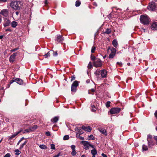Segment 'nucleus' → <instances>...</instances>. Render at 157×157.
I'll return each instance as SVG.
<instances>
[{"label":"nucleus","instance_id":"nucleus-17","mask_svg":"<svg viewBox=\"0 0 157 157\" xmlns=\"http://www.w3.org/2000/svg\"><path fill=\"white\" fill-rule=\"evenodd\" d=\"M75 129V131H77L76 133L78 134H80L81 135L83 133L80 128L76 127Z\"/></svg>","mask_w":157,"mask_h":157},{"label":"nucleus","instance_id":"nucleus-24","mask_svg":"<svg viewBox=\"0 0 157 157\" xmlns=\"http://www.w3.org/2000/svg\"><path fill=\"white\" fill-rule=\"evenodd\" d=\"M59 120V117H55L51 119V121L53 123H56Z\"/></svg>","mask_w":157,"mask_h":157},{"label":"nucleus","instance_id":"nucleus-26","mask_svg":"<svg viewBox=\"0 0 157 157\" xmlns=\"http://www.w3.org/2000/svg\"><path fill=\"white\" fill-rule=\"evenodd\" d=\"M76 90L77 87L74 86L73 85H71V92H75L76 91Z\"/></svg>","mask_w":157,"mask_h":157},{"label":"nucleus","instance_id":"nucleus-48","mask_svg":"<svg viewBox=\"0 0 157 157\" xmlns=\"http://www.w3.org/2000/svg\"><path fill=\"white\" fill-rule=\"evenodd\" d=\"M154 139L155 140V142L156 144H157V136H154Z\"/></svg>","mask_w":157,"mask_h":157},{"label":"nucleus","instance_id":"nucleus-27","mask_svg":"<svg viewBox=\"0 0 157 157\" xmlns=\"http://www.w3.org/2000/svg\"><path fill=\"white\" fill-rule=\"evenodd\" d=\"M42 149H45L47 148V147L44 145L42 144L39 146Z\"/></svg>","mask_w":157,"mask_h":157},{"label":"nucleus","instance_id":"nucleus-60","mask_svg":"<svg viewBox=\"0 0 157 157\" xmlns=\"http://www.w3.org/2000/svg\"><path fill=\"white\" fill-rule=\"evenodd\" d=\"M6 31H9L10 32H11L12 31L11 30V29H6Z\"/></svg>","mask_w":157,"mask_h":157},{"label":"nucleus","instance_id":"nucleus-8","mask_svg":"<svg viewBox=\"0 0 157 157\" xmlns=\"http://www.w3.org/2000/svg\"><path fill=\"white\" fill-rule=\"evenodd\" d=\"M121 110V109L119 108H112L110 110V113L111 114H116L118 113Z\"/></svg>","mask_w":157,"mask_h":157},{"label":"nucleus","instance_id":"nucleus-5","mask_svg":"<svg viewBox=\"0 0 157 157\" xmlns=\"http://www.w3.org/2000/svg\"><path fill=\"white\" fill-rule=\"evenodd\" d=\"M102 65L101 60L97 58L93 62V66L96 67H101Z\"/></svg>","mask_w":157,"mask_h":157},{"label":"nucleus","instance_id":"nucleus-43","mask_svg":"<svg viewBox=\"0 0 157 157\" xmlns=\"http://www.w3.org/2000/svg\"><path fill=\"white\" fill-rule=\"evenodd\" d=\"M25 138L24 137H22L17 143V146Z\"/></svg>","mask_w":157,"mask_h":157},{"label":"nucleus","instance_id":"nucleus-47","mask_svg":"<svg viewBox=\"0 0 157 157\" xmlns=\"http://www.w3.org/2000/svg\"><path fill=\"white\" fill-rule=\"evenodd\" d=\"M90 138V139L92 140H94V137L93 135H91L88 136Z\"/></svg>","mask_w":157,"mask_h":157},{"label":"nucleus","instance_id":"nucleus-19","mask_svg":"<svg viewBox=\"0 0 157 157\" xmlns=\"http://www.w3.org/2000/svg\"><path fill=\"white\" fill-rule=\"evenodd\" d=\"M112 44L114 47L115 48H117V47L118 45V43L116 40H114L112 41Z\"/></svg>","mask_w":157,"mask_h":157},{"label":"nucleus","instance_id":"nucleus-63","mask_svg":"<svg viewBox=\"0 0 157 157\" xmlns=\"http://www.w3.org/2000/svg\"><path fill=\"white\" fill-rule=\"evenodd\" d=\"M93 5H94V6H97V3L96 2H94L93 3Z\"/></svg>","mask_w":157,"mask_h":157},{"label":"nucleus","instance_id":"nucleus-20","mask_svg":"<svg viewBox=\"0 0 157 157\" xmlns=\"http://www.w3.org/2000/svg\"><path fill=\"white\" fill-rule=\"evenodd\" d=\"M29 128L30 131V132H33L37 128V126L36 125H34L32 127H30Z\"/></svg>","mask_w":157,"mask_h":157},{"label":"nucleus","instance_id":"nucleus-61","mask_svg":"<svg viewBox=\"0 0 157 157\" xmlns=\"http://www.w3.org/2000/svg\"><path fill=\"white\" fill-rule=\"evenodd\" d=\"M79 139L81 140H84V138L83 137L80 136Z\"/></svg>","mask_w":157,"mask_h":157},{"label":"nucleus","instance_id":"nucleus-51","mask_svg":"<svg viewBox=\"0 0 157 157\" xmlns=\"http://www.w3.org/2000/svg\"><path fill=\"white\" fill-rule=\"evenodd\" d=\"M10 153H7L4 156V157H10Z\"/></svg>","mask_w":157,"mask_h":157},{"label":"nucleus","instance_id":"nucleus-6","mask_svg":"<svg viewBox=\"0 0 157 157\" xmlns=\"http://www.w3.org/2000/svg\"><path fill=\"white\" fill-rule=\"evenodd\" d=\"M110 49L111 51V53L109 55V59H112L116 55V50L113 47L111 48L109 47L108 48V50H109Z\"/></svg>","mask_w":157,"mask_h":157},{"label":"nucleus","instance_id":"nucleus-37","mask_svg":"<svg viewBox=\"0 0 157 157\" xmlns=\"http://www.w3.org/2000/svg\"><path fill=\"white\" fill-rule=\"evenodd\" d=\"M91 91L92 92H94L95 91V90L94 89H92L90 90H89L88 91V94H92L90 92V91Z\"/></svg>","mask_w":157,"mask_h":157},{"label":"nucleus","instance_id":"nucleus-56","mask_svg":"<svg viewBox=\"0 0 157 157\" xmlns=\"http://www.w3.org/2000/svg\"><path fill=\"white\" fill-rule=\"evenodd\" d=\"M112 14L111 13H110L108 16V17L109 18V19H110V18H111L112 17Z\"/></svg>","mask_w":157,"mask_h":157},{"label":"nucleus","instance_id":"nucleus-23","mask_svg":"<svg viewBox=\"0 0 157 157\" xmlns=\"http://www.w3.org/2000/svg\"><path fill=\"white\" fill-rule=\"evenodd\" d=\"M17 23L15 21H13L11 23V25L13 28H15L17 25Z\"/></svg>","mask_w":157,"mask_h":157},{"label":"nucleus","instance_id":"nucleus-13","mask_svg":"<svg viewBox=\"0 0 157 157\" xmlns=\"http://www.w3.org/2000/svg\"><path fill=\"white\" fill-rule=\"evenodd\" d=\"M8 11L7 9L3 10L0 12V14L5 17H6L8 15Z\"/></svg>","mask_w":157,"mask_h":157},{"label":"nucleus","instance_id":"nucleus-50","mask_svg":"<svg viewBox=\"0 0 157 157\" xmlns=\"http://www.w3.org/2000/svg\"><path fill=\"white\" fill-rule=\"evenodd\" d=\"M19 48H14L13 49L11 50L10 51L12 52H14L18 50Z\"/></svg>","mask_w":157,"mask_h":157},{"label":"nucleus","instance_id":"nucleus-12","mask_svg":"<svg viewBox=\"0 0 157 157\" xmlns=\"http://www.w3.org/2000/svg\"><path fill=\"white\" fill-rule=\"evenodd\" d=\"M64 40V38L63 37V36L61 35L57 36L56 38L55 39L56 41L61 43Z\"/></svg>","mask_w":157,"mask_h":157},{"label":"nucleus","instance_id":"nucleus-57","mask_svg":"<svg viewBox=\"0 0 157 157\" xmlns=\"http://www.w3.org/2000/svg\"><path fill=\"white\" fill-rule=\"evenodd\" d=\"M60 155V153H59L57 155H55L53 157H59Z\"/></svg>","mask_w":157,"mask_h":157},{"label":"nucleus","instance_id":"nucleus-52","mask_svg":"<svg viewBox=\"0 0 157 157\" xmlns=\"http://www.w3.org/2000/svg\"><path fill=\"white\" fill-rule=\"evenodd\" d=\"M80 135V134H78L77 133H76V137L77 138H79Z\"/></svg>","mask_w":157,"mask_h":157},{"label":"nucleus","instance_id":"nucleus-28","mask_svg":"<svg viewBox=\"0 0 157 157\" xmlns=\"http://www.w3.org/2000/svg\"><path fill=\"white\" fill-rule=\"evenodd\" d=\"M111 32V30L110 29H106L105 31V33L107 34L110 33Z\"/></svg>","mask_w":157,"mask_h":157},{"label":"nucleus","instance_id":"nucleus-33","mask_svg":"<svg viewBox=\"0 0 157 157\" xmlns=\"http://www.w3.org/2000/svg\"><path fill=\"white\" fill-rule=\"evenodd\" d=\"M26 132H31L29 128L24 130L23 131V133H25Z\"/></svg>","mask_w":157,"mask_h":157},{"label":"nucleus","instance_id":"nucleus-3","mask_svg":"<svg viewBox=\"0 0 157 157\" xmlns=\"http://www.w3.org/2000/svg\"><path fill=\"white\" fill-rule=\"evenodd\" d=\"M140 20L141 22L144 24H147L149 22V18L146 15H141L140 18Z\"/></svg>","mask_w":157,"mask_h":157},{"label":"nucleus","instance_id":"nucleus-9","mask_svg":"<svg viewBox=\"0 0 157 157\" xmlns=\"http://www.w3.org/2000/svg\"><path fill=\"white\" fill-rule=\"evenodd\" d=\"M81 143L84 145V148L86 150H88L89 149L90 143L88 141L84 140L82 141Z\"/></svg>","mask_w":157,"mask_h":157},{"label":"nucleus","instance_id":"nucleus-14","mask_svg":"<svg viewBox=\"0 0 157 157\" xmlns=\"http://www.w3.org/2000/svg\"><path fill=\"white\" fill-rule=\"evenodd\" d=\"M10 23V20L7 18H5L4 23V26L5 27L9 26Z\"/></svg>","mask_w":157,"mask_h":157},{"label":"nucleus","instance_id":"nucleus-1","mask_svg":"<svg viewBox=\"0 0 157 157\" xmlns=\"http://www.w3.org/2000/svg\"><path fill=\"white\" fill-rule=\"evenodd\" d=\"M21 2L20 1H12L10 4V6L12 8L17 10L21 9Z\"/></svg>","mask_w":157,"mask_h":157},{"label":"nucleus","instance_id":"nucleus-21","mask_svg":"<svg viewBox=\"0 0 157 157\" xmlns=\"http://www.w3.org/2000/svg\"><path fill=\"white\" fill-rule=\"evenodd\" d=\"M16 82L18 84L21 85L22 84L23 82L22 80L19 78H17L15 79Z\"/></svg>","mask_w":157,"mask_h":157},{"label":"nucleus","instance_id":"nucleus-44","mask_svg":"<svg viewBox=\"0 0 157 157\" xmlns=\"http://www.w3.org/2000/svg\"><path fill=\"white\" fill-rule=\"evenodd\" d=\"M97 58H96V57L94 56H91V59L93 61V62Z\"/></svg>","mask_w":157,"mask_h":157},{"label":"nucleus","instance_id":"nucleus-15","mask_svg":"<svg viewBox=\"0 0 157 157\" xmlns=\"http://www.w3.org/2000/svg\"><path fill=\"white\" fill-rule=\"evenodd\" d=\"M82 129L84 130L85 131L90 132L91 130V128L90 127H85L84 126H82Z\"/></svg>","mask_w":157,"mask_h":157},{"label":"nucleus","instance_id":"nucleus-62","mask_svg":"<svg viewBox=\"0 0 157 157\" xmlns=\"http://www.w3.org/2000/svg\"><path fill=\"white\" fill-rule=\"evenodd\" d=\"M7 1V0H0V2H6Z\"/></svg>","mask_w":157,"mask_h":157},{"label":"nucleus","instance_id":"nucleus-46","mask_svg":"<svg viewBox=\"0 0 157 157\" xmlns=\"http://www.w3.org/2000/svg\"><path fill=\"white\" fill-rule=\"evenodd\" d=\"M71 147L72 151L75 150V145H72Z\"/></svg>","mask_w":157,"mask_h":157},{"label":"nucleus","instance_id":"nucleus-42","mask_svg":"<svg viewBox=\"0 0 157 157\" xmlns=\"http://www.w3.org/2000/svg\"><path fill=\"white\" fill-rule=\"evenodd\" d=\"M96 48L95 47L93 46L91 50V52L92 53H93L94 52V51L95 50Z\"/></svg>","mask_w":157,"mask_h":157},{"label":"nucleus","instance_id":"nucleus-32","mask_svg":"<svg viewBox=\"0 0 157 157\" xmlns=\"http://www.w3.org/2000/svg\"><path fill=\"white\" fill-rule=\"evenodd\" d=\"M15 151L16 152L15 154L17 155H19L21 153V151L18 149L15 150Z\"/></svg>","mask_w":157,"mask_h":157},{"label":"nucleus","instance_id":"nucleus-25","mask_svg":"<svg viewBox=\"0 0 157 157\" xmlns=\"http://www.w3.org/2000/svg\"><path fill=\"white\" fill-rule=\"evenodd\" d=\"M71 85H73L74 86L77 87L78 85V82L77 81H74Z\"/></svg>","mask_w":157,"mask_h":157},{"label":"nucleus","instance_id":"nucleus-16","mask_svg":"<svg viewBox=\"0 0 157 157\" xmlns=\"http://www.w3.org/2000/svg\"><path fill=\"white\" fill-rule=\"evenodd\" d=\"M151 29L152 30H157V22H155L153 23L151 26Z\"/></svg>","mask_w":157,"mask_h":157},{"label":"nucleus","instance_id":"nucleus-29","mask_svg":"<svg viewBox=\"0 0 157 157\" xmlns=\"http://www.w3.org/2000/svg\"><path fill=\"white\" fill-rule=\"evenodd\" d=\"M27 143V141L26 140L25 141V142L21 145V146L19 148V149H22L23 148V147H24V145H25Z\"/></svg>","mask_w":157,"mask_h":157},{"label":"nucleus","instance_id":"nucleus-64","mask_svg":"<svg viewBox=\"0 0 157 157\" xmlns=\"http://www.w3.org/2000/svg\"><path fill=\"white\" fill-rule=\"evenodd\" d=\"M90 147H92L93 148H94L93 145L90 144Z\"/></svg>","mask_w":157,"mask_h":157},{"label":"nucleus","instance_id":"nucleus-54","mask_svg":"<svg viewBox=\"0 0 157 157\" xmlns=\"http://www.w3.org/2000/svg\"><path fill=\"white\" fill-rule=\"evenodd\" d=\"M117 64H118V65H119L120 66H122V63L121 62H118L117 63Z\"/></svg>","mask_w":157,"mask_h":157},{"label":"nucleus","instance_id":"nucleus-45","mask_svg":"<svg viewBox=\"0 0 157 157\" xmlns=\"http://www.w3.org/2000/svg\"><path fill=\"white\" fill-rule=\"evenodd\" d=\"M51 148L52 149H55V145L54 144L51 145Z\"/></svg>","mask_w":157,"mask_h":157},{"label":"nucleus","instance_id":"nucleus-40","mask_svg":"<svg viewBox=\"0 0 157 157\" xmlns=\"http://www.w3.org/2000/svg\"><path fill=\"white\" fill-rule=\"evenodd\" d=\"M88 67L89 69H91L92 67V63L91 62H90L88 65Z\"/></svg>","mask_w":157,"mask_h":157},{"label":"nucleus","instance_id":"nucleus-59","mask_svg":"<svg viewBox=\"0 0 157 157\" xmlns=\"http://www.w3.org/2000/svg\"><path fill=\"white\" fill-rule=\"evenodd\" d=\"M154 114L155 117L157 118V110L155 112Z\"/></svg>","mask_w":157,"mask_h":157},{"label":"nucleus","instance_id":"nucleus-10","mask_svg":"<svg viewBox=\"0 0 157 157\" xmlns=\"http://www.w3.org/2000/svg\"><path fill=\"white\" fill-rule=\"evenodd\" d=\"M17 55V53L15 52L13 53V54L10 56L9 58V60L11 63H12L14 62L15 57Z\"/></svg>","mask_w":157,"mask_h":157},{"label":"nucleus","instance_id":"nucleus-35","mask_svg":"<svg viewBox=\"0 0 157 157\" xmlns=\"http://www.w3.org/2000/svg\"><path fill=\"white\" fill-rule=\"evenodd\" d=\"M50 52H53V55L54 56H57L58 54L57 51L54 52L53 51H50Z\"/></svg>","mask_w":157,"mask_h":157},{"label":"nucleus","instance_id":"nucleus-55","mask_svg":"<svg viewBox=\"0 0 157 157\" xmlns=\"http://www.w3.org/2000/svg\"><path fill=\"white\" fill-rule=\"evenodd\" d=\"M15 82H16L15 79L14 80H11L10 82V83L11 84Z\"/></svg>","mask_w":157,"mask_h":157},{"label":"nucleus","instance_id":"nucleus-2","mask_svg":"<svg viewBox=\"0 0 157 157\" xmlns=\"http://www.w3.org/2000/svg\"><path fill=\"white\" fill-rule=\"evenodd\" d=\"M153 139L151 135H148L147 136V140L148 141V146L150 148H152L153 146L156 145L155 142L153 140Z\"/></svg>","mask_w":157,"mask_h":157},{"label":"nucleus","instance_id":"nucleus-4","mask_svg":"<svg viewBox=\"0 0 157 157\" xmlns=\"http://www.w3.org/2000/svg\"><path fill=\"white\" fill-rule=\"evenodd\" d=\"M107 73V71L105 69L101 70H97L94 73L96 75H98L100 74L102 78H105L106 76Z\"/></svg>","mask_w":157,"mask_h":157},{"label":"nucleus","instance_id":"nucleus-38","mask_svg":"<svg viewBox=\"0 0 157 157\" xmlns=\"http://www.w3.org/2000/svg\"><path fill=\"white\" fill-rule=\"evenodd\" d=\"M69 138V136L68 135H65L63 137V140H67Z\"/></svg>","mask_w":157,"mask_h":157},{"label":"nucleus","instance_id":"nucleus-18","mask_svg":"<svg viewBox=\"0 0 157 157\" xmlns=\"http://www.w3.org/2000/svg\"><path fill=\"white\" fill-rule=\"evenodd\" d=\"M98 130L101 133L105 135V136L107 135V132L105 129L102 128H98Z\"/></svg>","mask_w":157,"mask_h":157},{"label":"nucleus","instance_id":"nucleus-49","mask_svg":"<svg viewBox=\"0 0 157 157\" xmlns=\"http://www.w3.org/2000/svg\"><path fill=\"white\" fill-rule=\"evenodd\" d=\"M75 77L74 75H73L71 78V81L75 79Z\"/></svg>","mask_w":157,"mask_h":157},{"label":"nucleus","instance_id":"nucleus-11","mask_svg":"<svg viewBox=\"0 0 157 157\" xmlns=\"http://www.w3.org/2000/svg\"><path fill=\"white\" fill-rule=\"evenodd\" d=\"M22 131L23 130L21 129L19 131L14 133L13 134L9 136L8 138V140H10L12 139Z\"/></svg>","mask_w":157,"mask_h":157},{"label":"nucleus","instance_id":"nucleus-22","mask_svg":"<svg viewBox=\"0 0 157 157\" xmlns=\"http://www.w3.org/2000/svg\"><path fill=\"white\" fill-rule=\"evenodd\" d=\"M91 153L93 155V156H92L93 157H95V155L97 153V150L96 149H93L91 150Z\"/></svg>","mask_w":157,"mask_h":157},{"label":"nucleus","instance_id":"nucleus-30","mask_svg":"<svg viewBox=\"0 0 157 157\" xmlns=\"http://www.w3.org/2000/svg\"><path fill=\"white\" fill-rule=\"evenodd\" d=\"M147 146L145 145H143L142 146V149L143 151H146L147 150Z\"/></svg>","mask_w":157,"mask_h":157},{"label":"nucleus","instance_id":"nucleus-7","mask_svg":"<svg viewBox=\"0 0 157 157\" xmlns=\"http://www.w3.org/2000/svg\"><path fill=\"white\" fill-rule=\"evenodd\" d=\"M156 7L155 3V2H152L149 3V5L148 6V9L150 10L155 11Z\"/></svg>","mask_w":157,"mask_h":157},{"label":"nucleus","instance_id":"nucleus-58","mask_svg":"<svg viewBox=\"0 0 157 157\" xmlns=\"http://www.w3.org/2000/svg\"><path fill=\"white\" fill-rule=\"evenodd\" d=\"M101 155L103 157H107L106 155L105 154L103 153H102Z\"/></svg>","mask_w":157,"mask_h":157},{"label":"nucleus","instance_id":"nucleus-39","mask_svg":"<svg viewBox=\"0 0 157 157\" xmlns=\"http://www.w3.org/2000/svg\"><path fill=\"white\" fill-rule=\"evenodd\" d=\"M76 154V152L75 151V150H73L71 153V155L73 156L75 155Z\"/></svg>","mask_w":157,"mask_h":157},{"label":"nucleus","instance_id":"nucleus-36","mask_svg":"<svg viewBox=\"0 0 157 157\" xmlns=\"http://www.w3.org/2000/svg\"><path fill=\"white\" fill-rule=\"evenodd\" d=\"M110 102L109 101H108L107 102L106 104V106L108 108L110 106Z\"/></svg>","mask_w":157,"mask_h":157},{"label":"nucleus","instance_id":"nucleus-41","mask_svg":"<svg viewBox=\"0 0 157 157\" xmlns=\"http://www.w3.org/2000/svg\"><path fill=\"white\" fill-rule=\"evenodd\" d=\"M50 52H48L47 54H45L44 56L45 58H46L50 56Z\"/></svg>","mask_w":157,"mask_h":157},{"label":"nucleus","instance_id":"nucleus-31","mask_svg":"<svg viewBox=\"0 0 157 157\" xmlns=\"http://www.w3.org/2000/svg\"><path fill=\"white\" fill-rule=\"evenodd\" d=\"M91 107L92 108V109H91V111L93 112H94L96 111V107L95 105H92Z\"/></svg>","mask_w":157,"mask_h":157},{"label":"nucleus","instance_id":"nucleus-53","mask_svg":"<svg viewBox=\"0 0 157 157\" xmlns=\"http://www.w3.org/2000/svg\"><path fill=\"white\" fill-rule=\"evenodd\" d=\"M46 135L47 136H50L51 135L50 132H46Z\"/></svg>","mask_w":157,"mask_h":157},{"label":"nucleus","instance_id":"nucleus-34","mask_svg":"<svg viewBox=\"0 0 157 157\" xmlns=\"http://www.w3.org/2000/svg\"><path fill=\"white\" fill-rule=\"evenodd\" d=\"M81 4V2L78 1H76L75 2V6L76 7L79 6Z\"/></svg>","mask_w":157,"mask_h":157}]
</instances>
